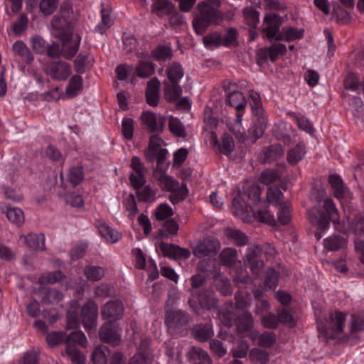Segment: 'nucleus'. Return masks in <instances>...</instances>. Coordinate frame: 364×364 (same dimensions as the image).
Wrapping results in <instances>:
<instances>
[{"instance_id":"1","label":"nucleus","mask_w":364,"mask_h":364,"mask_svg":"<svg viewBox=\"0 0 364 364\" xmlns=\"http://www.w3.org/2000/svg\"><path fill=\"white\" fill-rule=\"evenodd\" d=\"M197 14L193 20V26L198 35L203 34L211 24H219L223 20V14L216 8L205 2L198 4Z\"/></svg>"},{"instance_id":"2","label":"nucleus","mask_w":364,"mask_h":364,"mask_svg":"<svg viewBox=\"0 0 364 364\" xmlns=\"http://www.w3.org/2000/svg\"><path fill=\"white\" fill-rule=\"evenodd\" d=\"M166 71L168 79L163 82L164 97L168 102H173L182 94V87L178 85V80L183 77L184 71L178 62L170 64Z\"/></svg>"},{"instance_id":"3","label":"nucleus","mask_w":364,"mask_h":364,"mask_svg":"<svg viewBox=\"0 0 364 364\" xmlns=\"http://www.w3.org/2000/svg\"><path fill=\"white\" fill-rule=\"evenodd\" d=\"M310 223L318 229L324 230L329 225L330 221L337 219V210L333 200L330 198L324 200L323 210L317 208H311L308 214Z\"/></svg>"},{"instance_id":"4","label":"nucleus","mask_w":364,"mask_h":364,"mask_svg":"<svg viewBox=\"0 0 364 364\" xmlns=\"http://www.w3.org/2000/svg\"><path fill=\"white\" fill-rule=\"evenodd\" d=\"M263 255L262 249L256 245L249 246L245 251L243 257L244 264L255 277H258L264 268Z\"/></svg>"},{"instance_id":"5","label":"nucleus","mask_w":364,"mask_h":364,"mask_svg":"<svg viewBox=\"0 0 364 364\" xmlns=\"http://www.w3.org/2000/svg\"><path fill=\"white\" fill-rule=\"evenodd\" d=\"M345 315L343 313L336 312L335 316L333 314H329L326 324L322 321H318V329L326 338L333 339L342 333Z\"/></svg>"},{"instance_id":"6","label":"nucleus","mask_w":364,"mask_h":364,"mask_svg":"<svg viewBox=\"0 0 364 364\" xmlns=\"http://www.w3.org/2000/svg\"><path fill=\"white\" fill-rule=\"evenodd\" d=\"M161 139L157 135H152L149 139V144L146 157L149 161L156 160L157 164L162 169V165L167 158L168 151L162 149L160 144Z\"/></svg>"},{"instance_id":"7","label":"nucleus","mask_w":364,"mask_h":364,"mask_svg":"<svg viewBox=\"0 0 364 364\" xmlns=\"http://www.w3.org/2000/svg\"><path fill=\"white\" fill-rule=\"evenodd\" d=\"M80 43V37L79 36H76L73 43H72L71 45H69V43H68L67 46L65 48L63 46L65 50L63 53L62 49L60 48V46L55 43L51 45H48L46 52L48 56L51 58H58L61 55H63L67 59H71L78 51Z\"/></svg>"},{"instance_id":"8","label":"nucleus","mask_w":364,"mask_h":364,"mask_svg":"<svg viewBox=\"0 0 364 364\" xmlns=\"http://www.w3.org/2000/svg\"><path fill=\"white\" fill-rule=\"evenodd\" d=\"M52 27L58 31L59 39L62 43V46L65 48L68 43L74 41L73 38V26L67 21H64L58 14L54 16L51 21Z\"/></svg>"},{"instance_id":"9","label":"nucleus","mask_w":364,"mask_h":364,"mask_svg":"<svg viewBox=\"0 0 364 364\" xmlns=\"http://www.w3.org/2000/svg\"><path fill=\"white\" fill-rule=\"evenodd\" d=\"M191 320L190 315L180 309H167L165 323L170 328H181L187 326Z\"/></svg>"},{"instance_id":"10","label":"nucleus","mask_w":364,"mask_h":364,"mask_svg":"<svg viewBox=\"0 0 364 364\" xmlns=\"http://www.w3.org/2000/svg\"><path fill=\"white\" fill-rule=\"evenodd\" d=\"M220 249V242L216 238L208 237L199 241L193 249V253L198 258H202L211 254H216Z\"/></svg>"},{"instance_id":"11","label":"nucleus","mask_w":364,"mask_h":364,"mask_svg":"<svg viewBox=\"0 0 364 364\" xmlns=\"http://www.w3.org/2000/svg\"><path fill=\"white\" fill-rule=\"evenodd\" d=\"M287 52L286 46L282 43L273 44L269 47L260 48L257 50L256 57L257 63L262 64L269 59L274 62L279 55H284Z\"/></svg>"},{"instance_id":"12","label":"nucleus","mask_w":364,"mask_h":364,"mask_svg":"<svg viewBox=\"0 0 364 364\" xmlns=\"http://www.w3.org/2000/svg\"><path fill=\"white\" fill-rule=\"evenodd\" d=\"M124 306L119 300H110L107 301L101 309V316L103 319H108L112 323L122 318Z\"/></svg>"},{"instance_id":"13","label":"nucleus","mask_w":364,"mask_h":364,"mask_svg":"<svg viewBox=\"0 0 364 364\" xmlns=\"http://www.w3.org/2000/svg\"><path fill=\"white\" fill-rule=\"evenodd\" d=\"M141 119L147 127L149 132L161 133L163 132L166 123L165 117L151 112H144Z\"/></svg>"},{"instance_id":"14","label":"nucleus","mask_w":364,"mask_h":364,"mask_svg":"<svg viewBox=\"0 0 364 364\" xmlns=\"http://www.w3.org/2000/svg\"><path fill=\"white\" fill-rule=\"evenodd\" d=\"M98 315L97 306L90 302L84 305L81 310V319L85 329L90 330L95 327Z\"/></svg>"},{"instance_id":"15","label":"nucleus","mask_w":364,"mask_h":364,"mask_svg":"<svg viewBox=\"0 0 364 364\" xmlns=\"http://www.w3.org/2000/svg\"><path fill=\"white\" fill-rule=\"evenodd\" d=\"M166 167V166L164 164L161 169L157 164L156 171L154 172V176L159 182V186L162 189L173 193L177 191L178 183L172 177L164 173Z\"/></svg>"},{"instance_id":"16","label":"nucleus","mask_w":364,"mask_h":364,"mask_svg":"<svg viewBox=\"0 0 364 364\" xmlns=\"http://www.w3.org/2000/svg\"><path fill=\"white\" fill-rule=\"evenodd\" d=\"M99 334L102 342L112 346H118L120 343V336L111 322L105 323L101 327Z\"/></svg>"},{"instance_id":"17","label":"nucleus","mask_w":364,"mask_h":364,"mask_svg":"<svg viewBox=\"0 0 364 364\" xmlns=\"http://www.w3.org/2000/svg\"><path fill=\"white\" fill-rule=\"evenodd\" d=\"M264 22L267 24V26L262 29V33L272 42L274 36L279 31L282 21L278 15L268 14L265 16Z\"/></svg>"},{"instance_id":"18","label":"nucleus","mask_w":364,"mask_h":364,"mask_svg":"<svg viewBox=\"0 0 364 364\" xmlns=\"http://www.w3.org/2000/svg\"><path fill=\"white\" fill-rule=\"evenodd\" d=\"M48 73L53 79L65 80L69 77L71 70L67 63L60 60L51 63L48 68Z\"/></svg>"},{"instance_id":"19","label":"nucleus","mask_w":364,"mask_h":364,"mask_svg":"<svg viewBox=\"0 0 364 364\" xmlns=\"http://www.w3.org/2000/svg\"><path fill=\"white\" fill-rule=\"evenodd\" d=\"M284 154V149L279 144H274L268 147H264L259 156L262 164L277 160Z\"/></svg>"},{"instance_id":"20","label":"nucleus","mask_w":364,"mask_h":364,"mask_svg":"<svg viewBox=\"0 0 364 364\" xmlns=\"http://www.w3.org/2000/svg\"><path fill=\"white\" fill-rule=\"evenodd\" d=\"M160 87V81L156 77H153L148 81L145 94L146 102L150 106L158 105Z\"/></svg>"},{"instance_id":"21","label":"nucleus","mask_w":364,"mask_h":364,"mask_svg":"<svg viewBox=\"0 0 364 364\" xmlns=\"http://www.w3.org/2000/svg\"><path fill=\"white\" fill-rule=\"evenodd\" d=\"M267 119L264 114L255 115L254 124L248 130V137L252 142L260 138L267 127Z\"/></svg>"},{"instance_id":"22","label":"nucleus","mask_w":364,"mask_h":364,"mask_svg":"<svg viewBox=\"0 0 364 364\" xmlns=\"http://www.w3.org/2000/svg\"><path fill=\"white\" fill-rule=\"evenodd\" d=\"M188 360L192 364H211L212 359L208 353L200 347L193 346L187 353Z\"/></svg>"},{"instance_id":"23","label":"nucleus","mask_w":364,"mask_h":364,"mask_svg":"<svg viewBox=\"0 0 364 364\" xmlns=\"http://www.w3.org/2000/svg\"><path fill=\"white\" fill-rule=\"evenodd\" d=\"M12 48L15 55L20 58L22 62L29 64L33 60L34 58L31 51L23 41L15 42Z\"/></svg>"},{"instance_id":"24","label":"nucleus","mask_w":364,"mask_h":364,"mask_svg":"<svg viewBox=\"0 0 364 364\" xmlns=\"http://www.w3.org/2000/svg\"><path fill=\"white\" fill-rule=\"evenodd\" d=\"M198 302L203 309L212 310L216 308L217 299L213 291L210 289L200 291L198 294Z\"/></svg>"},{"instance_id":"25","label":"nucleus","mask_w":364,"mask_h":364,"mask_svg":"<svg viewBox=\"0 0 364 364\" xmlns=\"http://www.w3.org/2000/svg\"><path fill=\"white\" fill-rule=\"evenodd\" d=\"M192 335L198 341L205 342L213 336V331L210 325L198 324L192 328Z\"/></svg>"},{"instance_id":"26","label":"nucleus","mask_w":364,"mask_h":364,"mask_svg":"<svg viewBox=\"0 0 364 364\" xmlns=\"http://www.w3.org/2000/svg\"><path fill=\"white\" fill-rule=\"evenodd\" d=\"M22 237L26 245L30 248L42 251L45 250V237L43 234L29 233Z\"/></svg>"},{"instance_id":"27","label":"nucleus","mask_w":364,"mask_h":364,"mask_svg":"<svg viewBox=\"0 0 364 364\" xmlns=\"http://www.w3.org/2000/svg\"><path fill=\"white\" fill-rule=\"evenodd\" d=\"M173 5L168 0H156L151 5V11L159 17L171 14Z\"/></svg>"},{"instance_id":"28","label":"nucleus","mask_w":364,"mask_h":364,"mask_svg":"<svg viewBox=\"0 0 364 364\" xmlns=\"http://www.w3.org/2000/svg\"><path fill=\"white\" fill-rule=\"evenodd\" d=\"M254 217L258 221L268 224L270 226H276L277 224V220L270 214L269 210L266 208H253L252 212Z\"/></svg>"},{"instance_id":"29","label":"nucleus","mask_w":364,"mask_h":364,"mask_svg":"<svg viewBox=\"0 0 364 364\" xmlns=\"http://www.w3.org/2000/svg\"><path fill=\"white\" fill-rule=\"evenodd\" d=\"M228 104L235 107L237 111L243 110L246 105V100L243 94L240 92L234 91L227 95Z\"/></svg>"},{"instance_id":"30","label":"nucleus","mask_w":364,"mask_h":364,"mask_svg":"<svg viewBox=\"0 0 364 364\" xmlns=\"http://www.w3.org/2000/svg\"><path fill=\"white\" fill-rule=\"evenodd\" d=\"M82 88V78L80 75H74L69 80L65 93L68 97H74L78 95Z\"/></svg>"},{"instance_id":"31","label":"nucleus","mask_w":364,"mask_h":364,"mask_svg":"<svg viewBox=\"0 0 364 364\" xmlns=\"http://www.w3.org/2000/svg\"><path fill=\"white\" fill-rule=\"evenodd\" d=\"M328 181L333 189L334 196L337 198H343L347 188L344 186L341 177L338 175H331Z\"/></svg>"},{"instance_id":"32","label":"nucleus","mask_w":364,"mask_h":364,"mask_svg":"<svg viewBox=\"0 0 364 364\" xmlns=\"http://www.w3.org/2000/svg\"><path fill=\"white\" fill-rule=\"evenodd\" d=\"M253 326V318L248 311H243L238 317L237 329L239 333H247Z\"/></svg>"},{"instance_id":"33","label":"nucleus","mask_w":364,"mask_h":364,"mask_svg":"<svg viewBox=\"0 0 364 364\" xmlns=\"http://www.w3.org/2000/svg\"><path fill=\"white\" fill-rule=\"evenodd\" d=\"M58 15L73 26L78 19V13H75L68 2H64L60 5Z\"/></svg>"},{"instance_id":"34","label":"nucleus","mask_w":364,"mask_h":364,"mask_svg":"<svg viewBox=\"0 0 364 364\" xmlns=\"http://www.w3.org/2000/svg\"><path fill=\"white\" fill-rule=\"evenodd\" d=\"M225 236L232 240L237 246H242L248 242L247 237L240 230L234 228H226L225 230Z\"/></svg>"},{"instance_id":"35","label":"nucleus","mask_w":364,"mask_h":364,"mask_svg":"<svg viewBox=\"0 0 364 364\" xmlns=\"http://www.w3.org/2000/svg\"><path fill=\"white\" fill-rule=\"evenodd\" d=\"M41 300L46 304L58 303L63 298V294L55 289H43L41 292Z\"/></svg>"},{"instance_id":"36","label":"nucleus","mask_w":364,"mask_h":364,"mask_svg":"<svg viewBox=\"0 0 364 364\" xmlns=\"http://www.w3.org/2000/svg\"><path fill=\"white\" fill-rule=\"evenodd\" d=\"M219 259L223 265L232 266L237 259V252L234 248H225L220 253Z\"/></svg>"},{"instance_id":"37","label":"nucleus","mask_w":364,"mask_h":364,"mask_svg":"<svg viewBox=\"0 0 364 364\" xmlns=\"http://www.w3.org/2000/svg\"><path fill=\"white\" fill-rule=\"evenodd\" d=\"M98 230L100 235L109 242L114 243L121 237V235L119 232L112 229L105 223L99 224Z\"/></svg>"},{"instance_id":"38","label":"nucleus","mask_w":364,"mask_h":364,"mask_svg":"<svg viewBox=\"0 0 364 364\" xmlns=\"http://www.w3.org/2000/svg\"><path fill=\"white\" fill-rule=\"evenodd\" d=\"M155 65L149 60H141L136 68V73L138 77L146 78L154 74Z\"/></svg>"},{"instance_id":"39","label":"nucleus","mask_w":364,"mask_h":364,"mask_svg":"<svg viewBox=\"0 0 364 364\" xmlns=\"http://www.w3.org/2000/svg\"><path fill=\"white\" fill-rule=\"evenodd\" d=\"M249 358L255 364H267L269 360V355L264 350L255 348L250 350Z\"/></svg>"},{"instance_id":"40","label":"nucleus","mask_w":364,"mask_h":364,"mask_svg":"<svg viewBox=\"0 0 364 364\" xmlns=\"http://www.w3.org/2000/svg\"><path fill=\"white\" fill-rule=\"evenodd\" d=\"M178 230V225L173 219H169L164 222L163 227L159 230L160 237L168 238L170 236L176 235Z\"/></svg>"},{"instance_id":"41","label":"nucleus","mask_w":364,"mask_h":364,"mask_svg":"<svg viewBox=\"0 0 364 364\" xmlns=\"http://www.w3.org/2000/svg\"><path fill=\"white\" fill-rule=\"evenodd\" d=\"M346 245V239L341 235H332L325 240V247L329 250L336 251Z\"/></svg>"},{"instance_id":"42","label":"nucleus","mask_w":364,"mask_h":364,"mask_svg":"<svg viewBox=\"0 0 364 364\" xmlns=\"http://www.w3.org/2000/svg\"><path fill=\"white\" fill-rule=\"evenodd\" d=\"M232 206L235 209V213L236 215H242L249 212H252L254 208L251 206V203H246L240 195L237 196L233 199Z\"/></svg>"},{"instance_id":"43","label":"nucleus","mask_w":364,"mask_h":364,"mask_svg":"<svg viewBox=\"0 0 364 364\" xmlns=\"http://www.w3.org/2000/svg\"><path fill=\"white\" fill-rule=\"evenodd\" d=\"M87 341L85 334L81 331H73L69 336H65V344L68 346H75L78 344L82 347H85Z\"/></svg>"},{"instance_id":"44","label":"nucleus","mask_w":364,"mask_h":364,"mask_svg":"<svg viewBox=\"0 0 364 364\" xmlns=\"http://www.w3.org/2000/svg\"><path fill=\"white\" fill-rule=\"evenodd\" d=\"M305 154V146L304 144H298L295 147L289 151L287 154V161L291 164H297Z\"/></svg>"},{"instance_id":"45","label":"nucleus","mask_w":364,"mask_h":364,"mask_svg":"<svg viewBox=\"0 0 364 364\" xmlns=\"http://www.w3.org/2000/svg\"><path fill=\"white\" fill-rule=\"evenodd\" d=\"M84 274L87 279L97 282L104 277L105 269L100 266H87L85 267Z\"/></svg>"},{"instance_id":"46","label":"nucleus","mask_w":364,"mask_h":364,"mask_svg":"<svg viewBox=\"0 0 364 364\" xmlns=\"http://www.w3.org/2000/svg\"><path fill=\"white\" fill-rule=\"evenodd\" d=\"M109 350L105 346H100L95 348L92 353V360L94 364H106Z\"/></svg>"},{"instance_id":"47","label":"nucleus","mask_w":364,"mask_h":364,"mask_svg":"<svg viewBox=\"0 0 364 364\" xmlns=\"http://www.w3.org/2000/svg\"><path fill=\"white\" fill-rule=\"evenodd\" d=\"M151 55L157 61H166L172 58L173 53L170 47L159 46L151 52Z\"/></svg>"},{"instance_id":"48","label":"nucleus","mask_w":364,"mask_h":364,"mask_svg":"<svg viewBox=\"0 0 364 364\" xmlns=\"http://www.w3.org/2000/svg\"><path fill=\"white\" fill-rule=\"evenodd\" d=\"M232 281L235 284L241 288L250 281V277L247 272L241 267L235 269L232 272Z\"/></svg>"},{"instance_id":"49","label":"nucleus","mask_w":364,"mask_h":364,"mask_svg":"<svg viewBox=\"0 0 364 364\" xmlns=\"http://www.w3.org/2000/svg\"><path fill=\"white\" fill-rule=\"evenodd\" d=\"M281 176L277 170L265 169L259 176V181L265 185H269L279 181Z\"/></svg>"},{"instance_id":"50","label":"nucleus","mask_w":364,"mask_h":364,"mask_svg":"<svg viewBox=\"0 0 364 364\" xmlns=\"http://www.w3.org/2000/svg\"><path fill=\"white\" fill-rule=\"evenodd\" d=\"M243 16L246 23L250 27L256 28L259 23V12L250 6L243 9Z\"/></svg>"},{"instance_id":"51","label":"nucleus","mask_w":364,"mask_h":364,"mask_svg":"<svg viewBox=\"0 0 364 364\" xmlns=\"http://www.w3.org/2000/svg\"><path fill=\"white\" fill-rule=\"evenodd\" d=\"M68 178L73 187L77 186L84 178L82 168L80 166L71 168L68 171Z\"/></svg>"},{"instance_id":"52","label":"nucleus","mask_w":364,"mask_h":364,"mask_svg":"<svg viewBox=\"0 0 364 364\" xmlns=\"http://www.w3.org/2000/svg\"><path fill=\"white\" fill-rule=\"evenodd\" d=\"M267 198L270 203L281 205L283 203V193L277 187H270L267 192Z\"/></svg>"},{"instance_id":"53","label":"nucleus","mask_w":364,"mask_h":364,"mask_svg":"<svg viewBox=\"0 0 364 364\" xmlns=\"http://www.w3.org/2000/svg\"><path fill=\"white\" fill-rule=\"evenodd\" d=\"M6 217L11 223L20 225L24 222L23 211L18 208H9L6 211Z\"/></svg>"},{"instance_id":"54","label":"nucleus","mask_w":364,"mask_h":364,"mask_svg":"<svg viewBox=\"0 0 364 364\" xmlns=\"http://www.w3.org/2000/svg\"><path fill=\"white\" fill-rule=\"evenodd\" d=\"M136 196L139 201L152 203L155 200L156 191L149 186H146L141 191H136Z\"/></svg>"},{"instance_id":"55","label":"nucleus","mask_w":364,"mask_h":364,"mask_svg":"<svg viewBox=\"0 0 364 364\" xmlns=\"http://www.w3.org/2000/svg\"><path fill=\"white\" fill-rule=\"evenodd\" d=\"M250 105L255 115L264 114L259 94L254 90L250 91Z\"/></svg>"},{"instance_id":"56","label":"nucleus","mask_w":364,"mask_h":364,"mask_svg":"<svg viewBox=\"0 0 364 364\" xmlns=\"http://www.w3.org/2000/svg\"><path fill=\"white\" fill-rule=\"evenodd\" d=\"M65 351L74 364H85V357L75 346H66Z\"/></svg>"},{"instance_id":"57","label":"nucleus","mask_w":364,"mask_h":364,"mask_svg":"<svg viewBox=\"0 0 364 364\" xmlns=\"http://www.w3.org/2000/svg\"><path fill=\"white\" fill-rule=\"evenodd\" d=\"M168 127L171 132L177 136H186V131L184 127L178 118L171 117L168 122Z\"/></svg>"},{"instance_id":"58","label":"nucleus","mask_w":364,"mask_h":364,"mask_svg":"<svg viewBox=\"0 0 364 364\" xmlns=\"http://www.w3.org/2000/svg\"><path fill=\"white\" fill-rule=\"evenodd\" d=\"M278 221L282 225H287L291 220V205L289 203H284L278 206Z\"/></svg>"},{"instance_id":"59","label":"nucleus","mask_w":364,"mask_h":364,"mask_svg":"<svg viewBox=\"0 0 364 364\" xmlns=\"http://www.w3.org/2000/svg\"><path fill=\"white\" fill-rule=\"evenodd\" d=\"M258 345L263 348H270L276 343V336L272 332L265 331L258 337Z\"/></svg>"},{"instance_id":"60","label":"nucleus","mask_w":364,"mask_h":364,"mask_svg":"<svg viewBox=\"0 0 364 364\" xmlns=\"http://www.w3.org/2000/svg\"><path fill=\"white\" fill-rule=\"evenodd\" d=\"M215 284L216 289L224 296L230 295L232 293L231 284L227 279L215 278Z\"/></svg>"},{"instance_id":"61","label":"nucleus","mask_w":364,"mask_h":364,"mask_svg":"<svg viewBox=\"0 0 364 364\" xmlns=\"http://www.w3.org/2000/svg\"><path fill=\"white\" fill-rule=\"evenodd\" d=\"M220 151L225 155L233 151L235 144L232 137L228 133H225L222 138V147L219 146Z\"/></svg>"},{"instance_id":"62","label":"nucleus","mask_w":364,"mask_h":364,"mask_svg":"<svg viewBox=\"0 0 364 364\" xmlns=\"http://www.w3.org/2000/svg\"><path fill=\"white\" fill-rule=\"evenodd\" d=\"M173 215V209L166 203L160 204L155 210V216L159 220H164Z\"/></svg>"},{"instance_id":"63","label":"nucleus","mask_w":364,"mask_h":364,"mask_svg":"<svg viewBox=\"0 0 364 364\" xmlns=\"http://www.w3.org/2000/svg\"><path fill=\"white\" fill-rule=\"evenodd\" d=\"M31 47L34 52L43 54L47 48L46 41L40 36H34L31 38Z\"/></svg>"},{"instance_id":"64","label":"nucleus","mask_w":364,"mask_h":364,"mask_svg":"<svg viewBox=\"0 0 364 364\" xmlns=\"http://www.w3.org/2000/svg\"><path fill=\"white\" fill-rule=\"evenodd\" d=\"M203 43L207 48L218 47L223 44V38L220 33L215 32L204 36Z\"/></svg>"}]
</instances>
